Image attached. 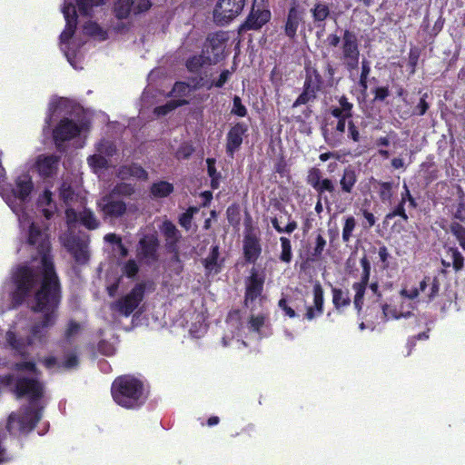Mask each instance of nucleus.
I'll use <instances>...</instances> for the list:
<instances>
[{
  "mask_svg": "<svg viewBox=\"0 0 465 465\" xmlns=\"http://www.w3.org/2000/svg\"><path fill=\"white\" fill-rule=\"evenodd\" d=\"M219 255V246L213 245L208 256L202 261L207 275L221 272L222 267L218 263Z\"/></svg>",
  "mask_w": 465,
  "mask_h": 465,
  "instance_id": "nucleus-29",
  "label": "nucleus"
},
{
  "mask_svg": "<svg viewBox=\"0 0 465 465\" xmlns=\"http://www.w3.org/2000/svg\"><path fill=\"white\" fill-rule=\"evenodd\" d=\"M341 59L345 68L351 72L358 68L360 49L357 35L351 30H344L341 41Z\"/></svg>",
  "mask_w": 465,
  "mask_h": 465,
  "instance_id": "nucleus-9",
  "label": "nucleus"
},
{
  "mask_svg": "<svg viewBox=\"0 0 465 465\" xmlns=\"http://www.w3.org/2000/svg\"><path fill=\"white\" fill-rule=\"evenodd\" d=\"M173 184L166 181L153 183L150 187L153 198H165L173 193Z\"/></svg>",
  "mask_w": 465,
  "mask_h": 465,
  "instance_id": "nucleus-31",
  "label": "nucleus"
},
{
  "mask_svg": "<svg viewBox=\"0 0 465 465\" xmlns=\"http://www.w3.org/2000/svg\"><path fill=\"white\" fill-rule=\"evenodd\" d=\"M147 284L139 282L129 293L111 304V309L124 317L130 316L144 298Z\"/></svg>",
  "mask_w": 465,
  "mask_h": 465,
  "instance_id": "nucleus-8",
  "label": "nucleus"
},
{
  "mask_svg": "<svg viewBox=\"0 0 465 465\" xmlns=\"http://www.w3.org/2000/svg\"><path fill=\"white\" fill-rule=\"evenodd\" d=\"M26 243L32 251H35V253L32 254V260L40 261L43 276L41 284H61L46 231L40 224L32 223L28 229Z\"/></svg>",
  "mask_w": 465,
  "mask_h": 465,
  "instance_id": "nucleus-3",
  "label": "nucleus"
},
{
  "mask_svg": "<svg viewBox=\"0 0 465 465\" xmlns=\"http://www.w3.org/2000/svg\"><path fill=\"white\" fill-rule=\"evenodd\" d=\"M348 133L347 137L349 140H351L353 143H359L361 141V134L359 127L355 124V123L351 119L347 124Z\"/></svg>",
  "mask_w": 465,
  "mask_h": 465,
  "instance_id": "nucleus-62",
  "label": "nucleus"
},
{
  "mask_svg": "<svg viewBox=\"0 0 465 465\" xmlns=\"http://www.w3.org/2000/svg\"><path fill=\"white\" fill-rule=\"evenodd\" d=\"M302 22V12L298 9L294 3L288 11L287 19L284 25V34L290 39H294L300 24Z\"/></svg>",
  "mask_w": 465,
  "mask_h": 465,
  "instance_id": "nucleus-25",
  "label": "nucleus"
},
{
  "mask_svg": "<svg viewBox=\"0 0 465 465\" xmlns=\"http://www.w3.org/2000/svg\"><path fill=\"white\" fill-rule=\"evenodd\" d=\"M361 74L358 82L359 86L362 92L368 89L369 75L371 73V64L367 59L361 61Z\"/></svg>",
  "mask_w": 465,
  "mask_h": 465,
  "instance_id": "nucleus-47",
  "label": "nucleus"
},
{
  "mask_svg": "<svg viewBox=\"0 0 465 465\" xmlns=\"http://www.w3.org/2000/svg\"><path fill=\"white\" fill-rule=\"evenodd\" d=\"M79 223L89 231L96 230L100 226V222L89 208H84L80 212Z\"/></svg>",
  "mask_w": 465,
  "mask_h": 465,
  "instance_id": "nucleus-32",
  "label": "nucleus"
},
{
  "mask_svg": "<svg viewBox=\"0 0 465 465\" xmlns=\"http://www.w3.org/2000/svg\"><path fill=\"white\" fill-rule=\"evenodd\" d=\"M97 209L104 218H120L126 213L127 206L124 200L108 193L97 202Z\"/></svg>",
  "mask_w": 465,
  "mask_h": 465,
  "instance_id": "nucleus-17",
  "label": "nucleus"
},
{
  "mask_svg": "<svg viewBox=\"0 0 465 465\" xmlns=\"http://www.w3.org/2000/svg\"><path fill=\"white\" fill-rule=\"evenodd\" d=\"M198 212V208L195 206H190L184 213L179 215V224L185 230H189L192 226V221L193 214Z\"/></svg>",
  "mask_w": 465,
  "mask_h": 465,
  "instance_id": "nucleus-49",
  "label": "nucleus"
},
{
  "mask_svg": "<svg viewBox=\"0 0 465 465\" xmlns=\"http://www.w3.org/2000/svg\"><path fill=\"white\" fill-rule=\"evenodd\" d=\"M15 370L18 371H27L29 372H32L34 374H39L40 371L38 368L36 367L35 362L34 361H19L15 364Z\"/></svg>",
  "mask_w": 465,
  "mask_h": 465,
  "instance_id": "nucleus-61",
  "label": "nucleus"
},
{
  "mask_svg": "<svg viewBox=\"0 0 465 465\" xmlns=\"http://www.w3.org/2000/svg\"><path fill=\"white\" fill-rule=\"evenodd\" d=\"M305 181L316 192L317 197L328 198L326 193L333 194L336 192L335 183L324 177L322 171L317 167L309 169Z\"/></svg>",
  "mask_w": 465,
  "mask_h": 465,
  "instance_id": "nucleus-13",
  "label": "nucleus"
},
{
  "mask_svg": "<svg viewBox=\"0 0 465 465\" xmlns=\"http://www.w3.org/2000/svg\"><path fill=\"white\" fill-rule=\"evenodd\" d=\"M60 161V155L41 154L36 159L35 168L41 177L50 178L56 173Z\"/></svg>",
  "mask_w": 465,
  "mask_h": 465,
  "instance_id": "nucleus-21",
  "label": "nucleus"
},
{
  "mask_svg": "<svg viewBox=\"0 0 465 465\" xmlns=\"http://www.w3.org/2000/svg\"><path fill=\"white\" fill-rule=\"evenodd\" d=\"M450 231L459 242L460 246L465 251V226L458 222H451Z\"/></svg>",
  "mask_w": 465,
  "mask_h": 465,
  "instance_id": "nucleus-48",
  "label": "nucleus"
},
{
  "mask_svg": "<svg viewBox=\"0 0 465 465\" xmlns=\"http://www.w3.org/2000/svg\"><path fill=\"white\" fill-rule=\"evenodd\" d=\"M332 304L334 309L341 312L342 310L351 305V300L349 295V291H343L338 287H331Z\"/></svg>",
  "mask_w": 465,
  "mask_h": 465,
  "instance_id": "nucleus-30",
  "label": "nucleus"
},
{
  "mask_svg": "<svg viewBox=\"0 0 465 465\" xmlns=\"http://www.w3.org/2000/svg\"><path fill=\"white\" fill-rule=\"evenodd\" d=\"M62 301L61 284H41L34 296L31 311L41 313L39 321L30 328L27 344L35 342L45 343L48 337V330L55 325L58 319V310Z\"/></svg>",
  "mask_w": 465,
  "mask_h": 465,
  "instance_id": "nucleus-2",
  "label": "nucleus"
},
{
  "mask_svg": "<svg viewBox=\"0 0 465 465\" xmlns=\"http://www.w3.org/2000/svg\"><path fill=\"white\" fill-rule=\"evenodd\" d=\"M447 253L450 255L451 266L455 272H460L464 268V257L457 247H450Z\"/></svg>",
  "mask_w": 465,
  "mask_h": 465,
  "instance_id": "nucleus-42",
  "label": "nucleus"
},
{
  "mask_svg": "<svg viewBox=\"0 0 465 465\" xmlns=\"http://www.w3.org/2000/svg\"><path fill=\"white\" fill-rule=\"evenodd\" d=\"M402 189L403 190L401 193L400 200L405 204L408 203L409 206L411 208H413V209L417 208V206H418L417 201L411 193V191H410L408 185L406 184V183H403Z\"/></svg>",
  "mask_w": 465,
  "mask_h": 465,
  "instance_id": "nucleus-58",
  "label": "nucleus"
},
{
  "mask_svg": "<svg viewBox=\"0 0 465 465\" xmlns=\"http://www.w3.org/2000/svg\"><path fill=\"white\" fill-rule=\"evenodd\" d=\"M282 252L279 256L281 262L284 263H290L292 259V251L290 239L282 236L280 238Z\"/></svg>",
  "mask_w": 465,
  "mask_h": 465,
  "instance_id": "nucleus-43",
  "label": "nucleus"
},
{
  "mask_svg": "<svg viewBox=\"0 0 465 465\" xmlns=\"http://www.w3.org/2000/svg\"><path fill=\"white\" fill-rule=\"evenodd\" d=\"M358 182V173L356 169L351 166H346L340 177V190L343 194H352L355 185Z\"/></svg>",
  "mask_w": 465,
  "mask_h": 465,
  "instance_id": "nucleus-26",
  "label": "nucleus"
},
{
  "mask_svg": "<svg viewBox=\"0 0 465 465\" xmlns=\"http://www.w3.org/2000/svg\"><path fill=\"white\" fill-rule=\"evenodd\" d=\"M248 132V125L243 122L235 123L228 131L226 134V153L233 157L235 152L241 148L243 138Z\"/></svg>",
  "mask_w": 465,
  "mask_h": 465,
  "instance_id": "nucleus-19",
  "label": "nucleus"
},
{
  "mask_svg": "<svg viewBox=\"0 0 465 465\" xmlns=\"http://www.w3.org/2000/svg\"><path fill=\"white\" fill-rule=\"evenodd\" d=\"M395 217H400L404 223L409 221V216L405 209V203H403L401 200L397 205L385 215L384 223H388Z\"/></svg>",
  "mask_w": 465,
  "mask_h": 465,
  "instance_id": "nucleus-39",
  "label": "nucleus"
},
{
  "mask_svg": "<svg viewBox=\"0 0 465 465\" xmlns=\"http://www.w3.org/2000/svg\"><path fill=\"white\" fill-rule=\"evenodd\" d=\"M97 150L105 154L106 156L112 157L116 153V146L109 141H103L99 143Z\"/></svg>",
  "mask_w": 465,
  "mask_h": 465,
  "instance_id": "nucleus-64",
  "label": "nucleus"
},
{
  "mask_svg": "<svg viewBox=\"0 0 465 465\" xmlns=\"http://www.w3.org/2000/svg\"><path fill=\"white\" fill-rule=\"evenodd\" d=\"M189 102L185 99L170 100L163 105L156 106L153 109L154 114L157 116H164L175 110L176 108L188 104Z\"/></svg>",
  "mask_w": 465,
  "mask_h": 465,
  "instance_id": "nucleus-34",
  "label": "nucleus"
},
{
  "mask_svg": "<svg viewBox=\"0 0 465 465\" xmlns=\"http://www.w3.org/2000/svg\"><path fill=\"white\" fill-rule=\"evenodd\" d=\"M41 271V266L36 269L26 263L14 269L11 277L14 285L11 300L14 306H21L40 288L43 279Z\"/></svg>",
  "mask_w": 465,
  "mask_h": 465,
  "instance_id": "nucleus-6",
  "label": "nucleus"
},
{
  "mask_svg": "<svg viewBox=\"0 0 465 465\" xmlns=\"http://www.w3.org/2000/svg\"><path fill=\"white\" fill-rule=\"evenodd\" d=\"M194 151H195V149L191 143L183 142L180 144V146L176 150L175 158L177 160H187L193 155Z\"/></svg>",
  "mask_w": 465,
  "mask_h": 465,
  "instance_id": "nucleus-50",
  "label": "nucleus"
},
{
  "mask_svg": "<svg viewBox=\"0 0 465 465\" xmlns=\"http://www.w3.org/2000/svg\"><path fill=\"white\" fill-rule=\"evenodd\" d=\"M118 177L122 180H126L131 177L137 180L146 181L148 179L147 171L138 163H133L131 164L122 165L118 169Z\"/></svg>",
  "mask_w": 465,
  "mask_h": 465,
  "instance_id": "nucleus-27",
  "label": "nucleus"
},
{
  "mask_svg": "<svg viewBox=\"0 0 465 465\" xmlns=\"http://www.w3.org/2000/svg\"><path fill=\"white\" fill-rule=\"evenodd\" d=\"M268 321L269 315L267 313H260L257 315L252 314L248 321V328L251 331L259 333L261 331V328L264 326Z\"/></svg>",
  "mask_w": 465,
  "mask_h": 465,
  "instance_id": "nucleus-38",
  "label": "nucleus"
},
{
  "mask_svg": "<svg viewBox=\"0 0 465 465\" xmlns=\"http://www.w3.org/2000/svg\"><path fill=\"white\" fill-rule=\"evenodd\" d=\"M319 232L317 233L315 240H314V245L312 248V251L310 252L309 260L312 262L318 261L322 258L323 251L326 247L327 242L324 236L322 234V231L319 230Z\"/></svg>",
  "mask_w": 465,
  "mask_h": 465,
  "instance_id": "nucleus-33",
  "label": "nucleus"
},
{
  "mask_svg": "<svg viewBox=\"0 0 465 465\" xmlns=\"http://www.w3.org/2000/svg\"><path fill=\"white\" fill-rule=\"evenodd\" d=\"M87 161L93 168L106 169L108 167V160L101 154L91 155Z\"/></svg>",
  "mask_w": 465,
  "mask_h": 465,
  "instance_id": "nucleus-57",
  "label": "nucleus"
},
{
  "mask_svg": "<svg viewBox=\"0 0 465 465\" xmlns=\"http://www.w3.org/2000/svg\"><path fill=\"white\" fill-rule=\"evenodd\" d=\"M204 64L205 57L203 55H194L186 61V67L189 72L196 73L203 66Z\"/></svg>",
  "mask_w": 465,
  "mask_h": 465,
  "instance_id": "nucleus-52",
  "label": "nucleus"
},
{
  "mask_svg": "<svg viewBox=\"0 0 465 465\" xmlns=\"http://www.w3.org/2000/svg\"><path fill=\"white\" fill-rule=\"evenodd\" d=\"M33 189L34 184L28 175L19 176L15 180V187L13 189V194L21 202H26Z\"/></svg>",
  "mask_w": 465,
  "mask_h": 465,
  "instance_id": "nucleus-28",
  "label": "nucleus"
},
{
  "mask_svg": "<svg viewBox=\"0 0 465 465\" xmlns=\"http://www.w3.org/2000/svg\"><path fill=\"white\" fill-rule=\"evenodd\" d=\"M353 104L345 94L335 96L333 104L328 107L327 113L337 120L326 122L321 128L323 139L330 147L342 144L346 124L353 116Z\"/></svg>",
  "mask_w": 465,
  "mask_h": 465,
  "instance_id": "nucleus-5",
  "label": "nucleus"
},
{
  "mask_svg": "<svg viewBox=\"0 0 465 465\" xmlns=\"http://www.w3.org/2000/svg\"><path fill=\"white\" fill-rule=\"evenodd\" d=\"M355 226H356V221L353 216H348L345 218L344 224L342 227V234H341L343 242H350V240L352 236V232L355 229Z\"/></svg>",
  "mask_w": 465,
  "mask_h": 465,
  "instance_id": "nucleus-51",
  "label": "nucleus"
},
{
  "mask_svg": "<svg viewBox=\"0 0 465 465\" xmlns=\"http://www.w3.org/2000/svg\"><path fill=\"white\" fill-rule=\"evenodd\" d=\"M244 0H219L213 9V19L218 25H226L238 16L244 7Z\"/></svg>",
  "mask_w": 465,
  "mask_h": 465,
  "instance_id": "nucleus-11",
  "label": "nucleus"
},
{
  "mask_svg": "<svg viewBox=\"0 0 465 465\" xmlns=\"http://www.w3.org/2000/svg\"><path fill=\"white\" fill-rule=\"evenodd\" d=\"M152 6L151 0H116L114 5V13L117 19L128 18L147 12Z\"/></svg>",
  "mask_w": 465,
  "mask_h": 465,
  "instance_id": "nucleus-14",
  "label": "nucleus"
},
{
  "mask_svg": "<svg viewBox=\"0 0 465 465\" xmlns=\"http://www.w3.org/2000/svg\"><path fill=\"white\" fill-rule=\"evenodd\" d=\"M138 272L139 266L133 259L128 260L123 267V272L128 278H134L138 273Z\"/></svg>",
  "mask_w": 465,
  "mask_h": 465,
  "instance_id": "nucleus-63",
  "label": "nucleus"
},
{
  "mask_svg": "<svg viewBox=\"0 0 465 465\" xmlns=\"http://www.w3.org/2000/svg\"><path fill=\"white\" fill-rule=\"evenodd\" d=\"M65 247L77 263L85 264L88 262L90 258L88 246L80 237L74 236L69 239Z\"/></svg>",
  "mask_w": 465,
  "mask_h": 465,
  "instance_id": "nucleus-22",
  "label": "nucleus"
},
{
  "mask_svg": "<svg viewBox=\"0 0 465 465\" xmlns=\"http://www.w3.org/2000/svg\"><path fill=\"white\" fill-rule=\"evenodd\" d=\"M160 231L165 239L166 250L174 254H178V243L182 234L173 223L170 220H164L160 226Z\"/></svg>",
  "mask_w": 465,
  "mask_h": 465,
  "instance_id": "nucleus-20",
  "label": "nucleus"
},
{
  "mask_svg": "<svg viewBox=\"0 0 465 465\" xmlns=\"http://www.w3.org/2000/svg\"><path fill=\"white\" fill-rule=\"evenodd\" d=\"M265 274L259 272L255 268L251 270L250 275L245 279L244 304L253 302L263 292Z\"/></svg>",
  "mask_w": 465,
  "mask_h": 465,
  "instance_id": "nucleus-16",
  "label": "nucleus"
},
{
  "mask_svg": "<svg viewBox=\"0 0 465 465\" xmlns=\"http://www.w3.org/2000/svg\"><path fill=\"white\" fill-rule=\"evenodd\" d=\"M313 305L308 306L304 318L312 321L323 313L324 292L320 282H316L312 288Z\"/></svg>",
  "mask_w": 465,
  "mask_h": 465,
  "instance_id": "nucleus-24",
  "label": "nucleus"
},
{
  "mask_svg": "<svg viewBox=\"0 0 465 465\" xmlns=\"http://www.w3.org/2000/svg\"><path fill=\"white\" fill-rule=\"evenodd\" d=\"M311 12L315 24L324 22L330 15L328 5L322 3H316Z\"/></svg>",
  "mask_w": 465,
  "mask_h": 465,
  "instance_id": "nucleus-36",
  "label": "nucleus"
},
{
  "mask_svg": "<svg viewBox=\"0 0 465 465\" xmlns=\"http://www.w3.org/2000/svg\"><path fill=\"white\" fill-rule=\"evenodd\" d=\"M232 75V72L228 69H224L220 74L218 79L213 81H206L205 83L202 84V86L206 87L208 90H211L213 87L216 88H222L230 79Z\"/></svg>",
  "mask_w": 465,
  "mask_h": 465,
  "instance_id": "nucleus-45",
  "label": "nucleus"
},
{
  "mask_svg": "<svg viewBox=\"0 0 465 465\" xmlns=\"http://www.w3.org/2000/svg\"><path fill=\"white\" fill-rule=\"evenodd\" d=\"M361 266L362 268L361 280L360 282H356L352 283V290L354 291V297H353V306L357 312V314L360 316L363 310L364 305V296L366 292V289L370 283V277H371V262L367 256H363L360 261Z\"/></svg>",
  "mask_w": 465,
  "mask_h": 465,
  "instance_id": "nucleus-12",
  "label": "nucleus"
},
{
  "mask_svg": "<svg viewBox=\"0 0 465 465\" xmlns=\"http://www.w3.org/2000/svg\"><path fill=\"white\" fill-rule=\"evenodd\" d=\"M14 393L17 399L27 398L30 405L17 412H12L7 419L6 430L12 435L31 432L42 418V408L33 405L45 394V386L36 378L18 377L15 380Z\"/></svg>",
  "mask_w": 465,
  "mask_h": 465,
  "instance_id": "nucleus-1",
  "label": "nucleus"
},
{
  "mask_svg": "<svg viewBox=\"0 0 465 465\" xmlns=\"http://www.w3.org/2000/svg\"><path fill=\"white\" fill-rule=\"evenodd\" d=\"M59 197L65 204L71 203L74 198V191L72 186L63 183L59 189Z\"/></svg>",
  "mask_w": 465,
  "mask_h": 465,
  "instance_id": "nucleus-54",
  "label": "nucleus"
},
{
  "mask_svg": "<svg viewBox=\"0 0 465 465\" xmlns=\"http://www.w3.org/2000/svg\"><path fill=\"white\" fill-rule=\"evenodd\" d=\"M114 401L126 410H139L147 401L149 391L143 381L132 374L120 375L111 386Z\"/></svg>",
  "mask_w": 465,
  "mask_h": 465,
  "instance_id": "nucleus-4",
  "label": "nucleus"
},
{
  "mask_svg": "<svg viewBox=\"0 0 465 465\" xmlns=\"http://www.w3.org/2000/svg\"><path fill=\"white\" fill-rule=\"evenodd\" d=\"M219 35L213 36L209 39V45H206V52L209 54V48H212V53L213 54V61L216 62L219 59L220 54L223 51V42L225 41V38H219Z\"/></svg>",
  "mask_w": 465,
  "mask_h": 465,
  "instance_id": "nucleus-40",
  "label": "nucleus"
},
{
  "mask_svg": "<svg viewBox=\"0 0 465 465\" xmlns=\"http://www.w3.org/2000/svg\"><path fill=\"white\" fill-rule=\"evenodd\" d=\"M81 133V127L69 118H63L53 131V138L58 151H64L63 143L70 141Z\"/></svg>",
  "mask_w": 465,
  "mask_h": 465,
  "instance_id": "nucleus-15",
  "label": "nucleus"
},
{
  "mask_svg": "<svg viewBox=\"0 0 465 465\" xmlns=\"http://www.w3.org/2000/svg\"><path fill=\"white\" fill-rule=\"evenodd\" d=\"M79 365V358L76 352H70L64 356L61 368L65 370H73L77 368Z\"/></svg>",
  "mask_w": 465,
  "mask_h": 465,
  "instance_id": "nucleus-56",
  "label": "nucleus"
},
{
  "mask_svg": "<svg viewBox=\"0 0 465 465\" xmlns=\"http://www.w3.org/2000/svg\"><path fill=\"white\" fill-rule=\"evenodd\" d=\"M189 92V84L184 82H176L168 94V96H185Z\"/></svg>",
  "mask_w": 465,
  "mask_h": 465,
  "instance_id": "nucleus-59",
  "label": "nucleus"
},
{
  "mask_svg": "<svg viewBox=\"0 0 465 465\" xmlns=\"http://www.w3.org/2000/svg\"><path fill=\"white\" fill-rule=\"evenodd\" d=\"M226 216L228 223L233 226L237 227L241 223V209L239 204L232 203L230 206H228L226 210Z\"/></svg>",
  "mask_w": 465,
  "mask_h": 465,
  "instance_id": "nucleus-46",
  "label": "nucleus"
},
{
  "mask_svg": "<svg viewBox=\"0 0 465 465\" xmlns=\"http://www.w3.org/2000/svg\"><path fill=\"white\" fill-rule=\"evenodd\" d=\"M243 257L247 263H254L262 253L261 240L252 225H248L243 236Z\"/></svg>",
  "mask_w": 465,
  "mask_h": 465,
  "instance_id": "nucleus-18",
  "label": "nucleus"
},
{
  "mask_svg": "<svg viewBox=\"0 0 465 465\" xmlns=\"http://www.w3.org/2000/svg\"><path fill=\"white\" fill-rule=\"evenodd\" d=\"M6 341L8 344L18 352L22 353V351L25 348V343L23 339L17 338L16 334L13 331H8L6 333Z\"/></svg>",
  "mask_w": 465,
  "mask_h": 465,
  "instance_id": "nucleus-53",
  "label": "nucleus"
},
{
  "mask_svg": "<svg viewBox=\"0 0 465 465\" xmlns=\"http://www.w3.org/2000/svg\"><path fill=\"white\" fill-rule=\"evenodd\" d=\"M84 33L90 36L98 37L100 40H106L108 34L97 23L88 21L84 25Z\"/></svg>",
  "mask_w": 465,
  "mask_h": 465,
  "instance_id": "nucleus-35",
  "label": "nucleus"
},
{
  "mask_svg": "<svg viewBox=\"0 0 465 465\" xmlns=\"http://www.w3.org/2000/svg\"><path fill=\"white\" fill-rule=\"evenodd\" d=\"M379 185L378 194L382 203L390 202L393 196L392 182H377Z\"/></svg>",
  "mask_w": 465,
  "mask_h": 465,
  "instance_id": "nucleus-41",
  "label": "nucleus"
},
{
  "mask_svg": "<svg viewBox=\"0 0 465 465\" xmlns=\"http://www.w3.org/2000/svg\"><path fill=\"white\" fill-rule=\"evenodd\" d=\"M82 325L75 320H69L64 331V339L71 343L74 338L81 332Z\"/></svg>",
  "mask_w": 465,
  "mask_h": 465,
  "instance_id": "nucleus-37",
  "label": "nucleus"
},
{
  "mask_svg": "<svg viewBox=\"0 0 465 465\" xmlns=\"http://www.w3.org/2000/svg\"><path fill=\"white\" fill-rule=\"evenodd\" d=\"M427 98H428V94L424 93L422 94V96L420 97L419 104L413 109V112H412L413 115L422 116L427 113V111L430 108V104L426 101Z\"/></svg>",
  "mask_w": 465,
  "mask_h": 465,
  "instance_id": "nucleus-60",
  "label": "nucleus"
},
{
  "mask_svg": "<svg viewBox=\"0 0 465 465\" xmlns=\"http://www.w3.org/2000/svg\"><path fill=\"white\" fill-rule=\"evenodd\" d=\"M270 18L271 13L269 10H254V8H252L244 23L241 25L240 31L259 30Z\"/></svg>",
  "mask_w": 465,
  "mask_h": 465,
  "instance_id": "nucleus-23",
  "label": "nucleus"
},
{
  "mask_svg": "<svg viewBox=\"0 0 465 465\" xmlns=\"http://www.w3.org/2000/svg\"><path fill=\"white\" fill-rule=\"evenodd\" d=\"M304 73L305 77L302 91L293 102L292 105V108L313 103L317 99L318 94L322 92L325 88L323 76L316 66L312 65L310 63L306 64Z\"/></svg>",
  "mask_w": 465,
  "mask_h": 465,
  "instance_id": "nucleus-7",
  "label": "nucleus"
},
{
  "mask_svg": "<svg viewBox=\"0 0 465 465\" xmlns=\"http://www.w3.org/2000/svg\"><path fill=\"white\" fill-rule=\"evenodd\" d=\"M160 241L157 233L143 234L136 245V257L147 264L153 263L159 259Z\"/></svg>",
  "mask_w": 465,
  "mask_h": 465,
  "instance_id": "nucleus-10",
  "label": "nucleus"
},
{
  "mask_svg": "<svg viewBox=\"0 0 465 465\" xmlns=\"http://www.w3.org/2000/svg\"><path fill=\"white\" fill-rule=\"evenodd\" d=\"M247 113V108L242 104L241 97L234 95L231 114L239 117H245Z\"/></svg>",
  "mask_w": 465,
  "mask_h": 465,
  "instance_id": "nucleus-55",
  "label": "nucleus"
},
{
  "mask_svg": "<svg viewBox=\"0 0 465 465\" xmlns=\"http://www.w3.org/2000/svg\"><path fill=\"white\" fill-rule=\"evenodd\" d=\"M134 186L131 183H119L114 186L109 193L113 194L114 197L119 198L120 196H131L134 193Z\"/></svg>",
  "mask_w": 465,
  "mask_h": 465,
  "instance_id": "nucleus-44",
  "label": "nucleus"
}]
</instances>
